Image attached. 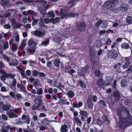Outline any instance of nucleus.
Returning <instances> with one entry per match:
<instances>
[{"label":"nucleus","mask_w":132,"mask_h":132,"mask_svg":"<svg viewBox=\"0 0 132 132\" xmlns=\"http://www.w3.org/2000/svg\"><path fill=\"white\" fill-rule=\"evenodd\" d=\"M28 52L29 53H34L35 52V50L34 48H31L28 49Z\"/></svg>","instance_id":"obj_51"},{"label":"nucleus","mask_w":132,"mask_h":132,"mask_svg":"<svg viewBox=\"0 0 132 132\" xmlns=\"http://www.w3.org/2000/svg\"><path fill=\"white\" fill-rule=\"evenodd\" d=\"M121 48L125 49H128L130 48V45L128 43H122L121 45Z\"/></svg>","instance_id":"obj_20"},{"label":"nucleus","mask_w":132,"mask_h":132,"mask_svg":"<svg viewBox=\"0 0 132 132\" xmlns=\"http://www.w3.org/2000/svg\"><path fill=\"white\" fill-rule=\"evenodd\" d=\"M27 13L28 15H31L34 13V11L32 10H29L27 11Z\"/></svg>","instance_id":"obj_56"},{"label":"nucleus","mask_w":132,"mask_h":132,"mask_svg":"<svg viewBox=\"0 0 132 132\" xmlns=\"http://www.w3.org/2000/svg\"><path fill=\"white\" fill-rule=\"evenodd\" d=\"M43 92V89L41 88H39L37 92V94L39 95H40L42 94Z\"/></svg>","instance_id":"obj_41"},{"label":"nucleus","mask_w":132,"mask_h":132,"mask_svg":"<svg viewBox=\"0 0 132 132\" xmlns=\"http://www.w3.org/2000/svg\"><path fill=\"white\" fill-rule=\"evenodd\" d=\"M20 71H21L20 74H21V76H22L23 78H24L26 76L24 71L23 70V69L22 70H21Z\"/></svg>","instance_id":"obj_52"},{"label":"nucleus","mask_w":132,"mask_h":132,"mask_svg":"<svg viewBox=\"0 0 132 132\" xmlns=\"http://www.w3.org/2000/svg\"><path fill=\"white\" fill-rule=\"evenodd\" d=\"M130 100L129 99L125 100L124 102V104L126 106H128L130 103Z\"/></svg>","instance_id":"obj_44"},{"label":"nucleus","mask_w":132,"mask_h":132,"mask_svg":"<svg viewBox=\"0 0 132 132\" xmlns=\"http://www.w3.org/2000/svg\"><path fill=\"white\" fill-rule=\"evenodd\" d=\"M56 104H60L61 105H63L65 104V101L64 100L61 99Z\"/></svg>","instance_id":"obj_31"},{"label":"nucleus","mask_w":132,"mask_h":132,"mask_svg":"<svg viewBox=\"0 0 132 132\" xmlns=\"http://www.w3.org/2000/svg\"><path fill=\"white\" fill-rule=\"evenodd\" d=\"M34 102L35 104H34L31 107V109L33 110H37L41 106L42 103L41 98L39 97H36L35 99Z\"/></svg>","instance_id":"obj_5"},{"label":"nucleus","mask_w":132,"mask_h":132,"mask_svg":"<svg viewBox=\"0 0 132 132\" xmlns=\"http://www.w3.org/2000/svg\"><path fill=\"white\" fill-rule=\"evenodd\" d=\"M68 17L74 18V17L78 16L79 15V13H75L74 12H71L68 13Z\"/></svg>","instance_id":"obj_23"},{"label":"nucleus","mask_w":132,"mask_h":132,"mask_svg":"<svg viewBox=\"0 0 132 132\" xmlns=\"http://www.w3.org/2000/svg\"><path fill=\"white\" fill-rule=\"evenodd\" d=\"M92 99L94 102H95L97 101V97L96 96L94 95L92 97Z\"/></svg>","instance_id":"obj_63"},{"label":"nucleus","mask_w":132,"mask_h":132,"mask_svg":"<svg viewBox=\"0 0 132 132\" xmlns=\"http://www.w3.org/2000/svg\"><path fill=\"white\" fill-rule=\"evenodd\" d=\"M74 119L77 122V124L78 126H81L82 123L79 118L75 117L74 118Z\"/></svg>","instance_id":"obj_25"},{"label":"nucleus","mask_w":132,"mask_h":132,"mask_svg":"<svg viewBox=\"0 0 132 132\" xmlns=\"http://www.w3.org/2000/svg\"><path fill=\"white\" fill-rule=\"evenodd\" d=\"M9 1L7 0L3 1L1 3V5L4 7H5V6L9 5Z\"/></svg>","instance_id":"obj_29"},{"label":"nucleus","mask_w":132,"mask_h":132,"mask_svg":"<svg viewBox=\"0 0 132 132\" xmlns=\"http://www.w3.org/2000/svg\"><path fill=\"white\" fill-rule=\"evenodd\" d=\"M6 114L9 116V118H16L18 117V116L17 114L13 113L11 111H7Z\"/></svg>","instance_id":"obj_16"},{"label":"nucleus","mask_w":132,"mask_h":132,"mask_svg":"<svg viewBox=\"0 0 132 132\" xmlns=\"http://www.w3.org/2000/svg\"><path fill=\"white\" fill-rule=\"evenodd\" d=\"M44 23L45 24H47L50 22V20L48 18H45L44 19Z\"/></svg>","instance_id":"obj_61"},{"label":"nucleus","mask_w":132,"mask_h":132,"mask_svg":"<svg viewBox=\"0 0 132 132\" xmlns=\"http://www.w3.org/2000/svg\"><path fill=\"white\" fill-rule=\"evenodd\" d=\"M0 72L1 74H3V75H6L7 74L5 71L2 69H1L0 70Z\"/></svg>","instance_id":"obj_62"},{"label":"nucleus","mask_w":132,"mask_h":132,"mask_svg":"<svg viewBox=\"0 0 132 132\" xmlns=\"http://www.w3.org/2000/svg\"><path fill=\"white\" fill-rule=\"evenodd\" d=\"M12 50L13 51H15L17 48L16 45L15 44H13L12 45Z\"/></svg>","instance_id":"obj_39"},{"label":"nucleus","mask_w":132,"mask_h":132,"mask_svg":"<svg viewBox=\"0 0 132 132\" xmlns=\"http://www.w3.org/2000/svg\"><path fill=\"white\" fill-rule=\"evenodd\" d=\"M128 8V5L125 4H122L119 7L120 10L123 12L127 11Z\"/></svg>","instance_id":"obj_15"},{"label":"nucleus","mask_w":132,"mask_h":132,"mask_svg":"<svg viewBox=\"0 0 132 132\" xmlns=\"http://www.w3.org/2000/svg\"><path fill=\"white\" fill-rule=\"evenodd\" d=\"M95 54L96 52L95 50L93 48H90L89 51V57L92 67L93 69H95L94 65L97 64L98 62V61H96L95 59L97 57L95 56Z\"/></svg>","instance_id":"obj_1"},{"label":"nucleus","mask_w":132,"mask_h":132,"mask_svg":"<svg viewBox=\"0 0 132 132\" xmlns=\"http://www.w3.org/2000/svg\"><path fill=\"white\" fill-rule=\"evenodd\" d=\"M68 95L69 97L71 98H72L75 96V94L71 90H69L68 92Z\"/></svg>","instance_id":"obj_28"},{"label":"nucleus","mask_w":132,"mask_h":132,"mask_svg":"<svg viewBox=\"0 0 132 132\" xmlns=\"http://www.w3.org/2000/svg\"><path fill=\"white\" fill-rule=\"evenodd\" d=\"M103 21L102 20H100L98 21L95 24V27L96 28H98L99 27L100 25L103 22Z\"/></svg>","instance_id":"obj_32"},{"label":"nucleus","mask_w":132,"mask_h":132,"mask_svg":"<svg viewBox=\"0 0 132 132\" xmlns=\"http://www.w3.org/2000/svg\"><path fill=\"white\" fill-rule=\"evenodd\" d=\"M97 64H96L94 65L95 66V69H93L92 68L93 71H94V76L96 77H99L101 76V73L100 71L99 70H96L97 68L96 67V65L97 66Z\"/></svg>","instance_id":"obj_14"},{"label":"nucleus","mask_w":132,"mask_h":132,"mask_svg":"<svg viewBox=\"0 0 132 132\" xmlns=\"http://www.w3.org/2000/svg\"><path fill=\"white\" fill-rule=\"evenodd\" d=\"M68 17V13L67 14H63L61 17V19H62L66 18Z\"/></svg>","instance_id":"obj_50"},{"label":"nucleus","mask_w":132,"mask_h":132,"mask_svg":"<svg viewBox=\"0 0 132 132\" xmlns=\"http://www.w3.org/2000/svg\"><path fill=\"white\" fill-rule=\"evenodd\" d=\"M2 117L3 119L5 120H7V117L5 114H2Z\"/></svg>","instance_id":"obj_54"},{"label":"nucleus","mask_w":132,"mask_h":132,"mask_svg":"<svg viewBox=\"0 0 132 132\" xmlns=\"http://www.w3.org/2000/svg\"><path fill=\"white\" fill-rule=\"evenodd\" d=\"M116 1L115 0H109L108 1V2L106 4L107 6H108L110 4V6H109V7H112V6H114L116 4Z\"/></svg>","instance_id":"obj_21"},{"label":"nucleus","mask_w":132,"mask_h":132,"mask_svg":"<svg viewBox=\"0 0 132 132\" xmlns=\"http://www.w3.org/2000/svg\"><path fill=\"white\" fill-rule=\"evenodd\" d=\"M122 109L127 113V115L128 116V117H129L131 116L130 113L129 111L127 109L125 108V107L122 108Z\"/></svg>","instance_id":"obj_36"},{"label":"nucleus","mask_w":132,"mask_h":132,"mask_svg":"<svg viewBox=\"0 0 132 132\" xmlns=\"http://www.w3.org/2000/svg\"><path fill=\"white\" fill-rule=\"evenodd\" d=\"M125 120L124 121V125H125V128H119L120 129L122 130H125L128 126L130 125H132V116H130L127 117H125L124 119Z\"/></svg>","instance_id":"obj_7"},{"label":"nucleus","mask_w":132,"mask_h":132,"mask_svg":"<svg viewBox=\"0 0 132 132\" xmlns=\"http://www.w3.org/2000/svg\"><path fill=\"white\" fill-rule=\"evenodd\" d=\"M128 82L126 80L122 79L121 82V86L122 87H124L127 86Z\"/></svg>","instance_id":"obj_22"},{"label":"nucleus","mask_w":132,"mask_h":132,"mask_svg":"<svg viewBox=\"0 0 132 132\" xmlns=\"http://www.w3.org/2000/svg\"><path fill=\"white\" fill-rule=\"evenodd\" d=\"M28 46L31 47H34L37 45L36 43L35 42L34 39L30 38L28 41Z\"/></svg>","instance_id":"obj_13"},{"label":"nucleus","mask_w":132,"mask_h":132,"mask_svg":"<svg viewBox=\"0 0 132 132\" xmlns=\"http://www.w3.org/2000/svg\"><path fill=\"white\" fill-rule=\"evenodd\" d=\"M9 46L8 42L7 41H6L3 44V48L4 50H6L8 48Z\"/></svg>","instance_id":"obj_34"},{"label":"nucleus","mask_w":132,"mask_h":132,"mask_svg":"<svg viewBox=\"0 0 132 132\" xmlns=\"http://www.w3.org/2000/svg\"><path fill=\"white\" fill-rule=\"evenodd\" d=\"M120 94L117 90H115L111 95L110 103L112 104H114L117 101H118L120 98Z\"/></svg>","instance_id":"obj_3"},{"label":"nucleus","mask_w":132,"mask_h":132,"mask_svg":"<svg viewBox=\"0 0 132 132\" xmlns=\"http://www.w3.org/2000/svg\"><path fill=\"white\" fill-rule=\"evenodd\" d=\"M38 21V20L37 19H34L32 23V26H35L37 23Z\"/></svg>","instance_id":"obj_46"},{"label":"nucleus","mask_w":132,"mask_h":132,"mask_svg":"<svg viewBox=\"0 0 132 132\" xmlns=\"http://www.w3.org/2000/svg\"><path fill=\"white\" fill-rule=\"evenodd\" d=\"M123 110L122 109V108L121 109H117L118 114L119 117V122L118 124V126L119 128L122 129L125 128L123 122L125 120L124 119L125 117H123L122 115V113Z\"/></svg>","instance_id":"obj_2"},{"label":"nucleus","mask_w":132,"mask_h":132,"mask_svg":"<svg viewBox=\"0 0 132 132\" xmlns=\"http://www.w3.org/2000/svg\"><path fill=\"white\" fill-rule=\"evenodd\" d=\"M129 57H126L125 58V60L126 61L124 65H123L122 67L124 69L127 68L131 63V60Z\"/></svg>","instance_id":"obj_12"},{"label":"nucleus","mask_w":132,"mask_h":132,"mask_svg":"<svg viewBox=\"0 0 132 132\" xmlns=\"http://www.w3.org/2000/svg\"><path fill=\"white\" fill-rule=\"evenodd\" d=\"M40 13L43 15H45L47 13L44 10H42L40 11Z\"/></svg>","instance_id":"obj_57"},{"label":"nucleus","mask_w":132,"mask_h":132,"mask_svg":"<svg viewBox=\"0 0 132 132\" xmlns=\"http://www.w3.org/2000/svg\"><path fill=\"white\" fill-rule=\"evenodd\" d=\"M80 113L81 116V120L82 121H85L86 118L87 117L88 112L86 111L80 110Z\"/></svg>","instance_id":"obj_9"},{"label":"nucleus","mask_w":132,"mask_h":132,"mask_svg":"<svg viewBox=\"0 0 132 132\" xmlns=\"http://www.w3.org/2000/svg\"><path fill=\"white\" fill-rule=\"evenodd\" d=\"M102 118L104 121H107L109 122V123H110V120L108 119V118L107 116L105 115H103L102 117Z\"/></svg>","instance_id":"obj_38"},{"label":"nucleus","mask_w":132,"mask_h":132,"mask_svg":"<svg viewBox=\"0 0 132 132\" xmlns=\"http://www.w3.org/2000/svg\"><path fill=\"white\" fill-rule=\"evenodd\" d=\"M11 21L12 26L16 28H20L21 26V24L19 23H17L16 24V21L14 18L12 19L11 20Z\"/></svg>","instance_id":"obj_10"},{"label":"nucleus","mask_w":132,"mask_h":132,"mask_svg":"<svg viewBox=\"0 0 132 132\" xmlns=\"http://www.w3.org/2000/svg\"><path fill=\"white\" fill-rule=\"evenodd\" d=\"M16 84V81L15 78H14L13 79L12 85L13 87H15Z\"/></svg>","instance_id":"obj_53"},{"label":"nucleus","mask_w":132,"mask_h":132,"mask_svg":"<svg viewBox=\"0 0 132 132\" xmlns=\"http://www.w3.org/2000/svg\"><path fill=\"white\" fill-rule=\"evenodd\" d=\"M11 27V26L8 24H5L4 26V28L6 29L10 28Z\"/></svg>","instance_id":"obj_55"},{"label":"nucleus","mask_w":132,"mask_h":132,"mask_svg":"<svg viewBox=\"0 0 132 132\" xmlns=\"http://www.w3.org/2000/svg\"><path fill=\"white\" fill-rule=\"evenodd\" d=\"M54 65L56 67L58 68L60 67L62 68L63 66V63L61 62L59 59H56L53 62Z\"/></svg>","instance_id":"obj_11"},{"label":"nucleus","mask_w":132,"mask_h":132,"mask_svg":"<svg viewBox=\"0 0 132 132\" xmlns=\"http://www.w3.org/2000/svg\"><path fill=\"white\" fill-rule=\"evenodd\" d=\"M41 122L44 125H48L49 124L50 122L49 120H48L47 119L45 118L41 120Z\"/></svg>","instance_id":"obj_27"},{"label":"nucleus","mask_w":132,"mask_h":132,"mask_svg":"<svg viewBox=\"0 0 132 132\" xmlns=\"http://www.w3.org/2000/svg\"><path fill=\"white\" fill-rule=\"evenodd\" d=\"M100 104L102 105L104 107L106 105V102L105 101L103 100H100L99 101Z\"/></svg>","instance_id":"obj_45"},{"label":"nucleus","mask_w":132,"mask_h":132,"mask_svg":"<svg viewBox=\"0 0 132 132\" xmlns=\"http://www.w3.org/2000/svg\"><path fill=\"white\" fill-rule=\"evenodd\" d=\"M38 72L36 70H34L32 72V74L33 76H37L38 74Z\"/></svg>","instance_id":"obj_47"},{"label":"nucleus","mask_w":132,"mask_h":132,"mask_svg":"<svg viewBox=\"0 0 132 132\" xmlns=\"http://www.w3.org/2000/svg\"><path fill=\"white\" fill-rule=\"evenodd\" d=\"M22 119L24 120H26L24 122V123L27 124L30 123V119L29 116L23 114L22 116Z\"/></svg>","instance_id":"obj_17"},{"label":"nucleus","mask_w":132,"mask_h":132,"mask_svg":"<svg viewBox=\"0 0 132 132\" xmlns=\"http://www.w3.org/2000/svg\"><path fill=\"white\" fill-rule=\"evenodd\" d=\"M48 17H54L55 15L54 13V12L53 11H52L51 12L49 11L48 13V15H47Z\"/></svg>","instance_id":"obj_35"},{"label":"nucleus","mask_w":132,"mask_h":132,"mask_svg":"<svg viewBox=\"0 0 132 132\" xmlns=\"http://www.w3.org/2000/svg\"><path fill=\"white\" fill-rule=\"evenodd\" d=\"M126 21L128 23H132V17L130 16H128L126 18Z\"/></svg>","instance_id":"obj_30"},{"label":"nucleus","mask_w":132,"mask_h":132,"mask_svg":"<svg viewBox=\"0 0 132 132\" xmlns=\"http://www.w3.org/2000/svg\"><path fill=\"white\" fill-rule=\"evenodd\" d=\"M20 89L23 92H25L26 91L25 88L24 86L21 85Z\"/></svg>","instance_id":"obj_59"},{"label":"nucleus","mask_w":132,"mask_h":132,"mask_svg":"<svg viewBox=\"0 0 132 132\" xmlns=\"http://www.w3.org/2000/svg\"><path fill=\"white\" fill-rule=\"evenodd\" d=\"M7 74L6 75H2L1 77V79L2 80L5 81L6 80V78H8L7 77Z\"/></svg>","instance_id":"obj_49"},{"label":"nucleus","mask_w":132,"mask_h":132,"mask_svg":"<svg viewBox=\"0 0 132 132\" xmlns=\"http://www.w3.org/2000/svg\"><path fill=\"white\" fill-rule=\"evenodd\" d=\"M26 75L27 76H30L31 74V71L30 70H27L26 71Z\"/></svg>","instance_id":"obj_64"},{"label":"nucleus","mask_w":132,"mask_h":132,"mask_svg":"<svg viewBox=\"0 0 132 132\" xmlns=\"http://www.w3.org/2000/svg\"><path fill=\"white\" fill-rule=\"evenodd\" d=\"M46 33V30L44 29H42L39 30L38 29L36 30L34 32V35L38 37H42Z\"/></svg>","instance_id":"obj_8"},{"label":"nucleus","mask_w":132,"mask_h":132,"mask_svg":"<svg viewBox=\"0 0 132 132\" xmlns=\"http://www.w3.org/2000/svg\"><path fill=\"white\" fill-rule=\"evenodd\" d=\"M127 71L128 73H130L132 72V65H131L130 66L129 68L127 69Z\"/></svg>","instance_id":"obj_48"},{"label":"nucleus","mask_w":132,"mask_h":132,"mask_svg":"<svg viewBox=\"0 0 132 132\" xmlns=\"http://www.w3.org/2000/svg\"><path fill=\"white\" fill-rule=\"evenodd\" d=\"M3 59L6 62H9L10 61V59L9 57L6 56L5 54L3 56Z\"/></svg>","instance_id":"obj_42"},{"label":"nucleus","mask_w":132,"mask_h":132,"mask_svg":"<svg viewBox=\"0 0 132 132\" xmlns=\"http://www.w3.org/2000/svg\"><path fill=\"white\" fill-rule=\"evenodd\" d=\"M49 40L48 39L43 41L41 43V44L45 46H47L49 44Z\"/></svg>","instance_id":"obj_37"},{"label":"nucleus","mask_w":132,"mask_h":132,"mask_svg":"<svg viewBox=\"0 0 132 132\" xmlns=\"http://www.w3.org/2000/svg\"><path fill=\"white\" fill-rule=\"evenodd\" d=\"M11 107L10 105H4L3 106V110L4 111H7L9 110V109Z\"/></svg>","instance_id":"obj_26"},{"label":"nucleus","mask_w":132,"mask_h":132,"mask_svg":"<svg viewBox=\"0 0 132 132\" xmlns=\"http://www.w3.org/2000/svg\"><path fill=\"white\" fill-rule=\"evenodd\" d=\"M68 128L67 125L64 124L61 126L60 130L61 132H67L68 131Z\"/></svg>","instance_id":"obj_18"},{"label":"nucleus","mask_w":132,"mask_h":132,"mask_svg":"<svg viewBox=\"0 0 132 132\" xmlns=\"http://www.w3.org/2000/svg\"><path fill=\"white\" fill-rule=\"evenodd\" d=\"M118 56L117 51L114 50H112L109 51L107 54L108 57L111 59L116 60Z\"/></svg>","instance_id":"obj_6"},{"label":"nucleus","mask_w":132,"mask_h":132,"mask_svg":"<svg viewBox=\"0 0 132 132\" xmlns=\"http://www.w3.org/2000/svg\"><path fill=\"white\" fill-rule=\"evenodd\" d=\"M7 77L8 78L10 77L11 79H13L15 77V74H11V73H8L7 74Z\"/></svg>","instance_id":"obj_43"},{"label":"nucleus","mask_w":132,"mask_h":132,"mask_svg":"<svg viewBox=\"0 0 132 132\" xmlns=\"http://www.w3.org/2000/svg\"><path fill=\"white\" fill-rule=\"evenodd\" d=\"M87 103L88 104V108L90 109L93 108V103L91 99L88 98L87 100Z\"/></svg>","instance_id":"obj_19"},{"label":"nucleus","mask_w":132,"mask_h":132,"mask_svg":"<svg viewBox=\"0 0 132 132\" xmlns=\"http://www.w3.org/2000/svg\"><path fill=\"white\" fill-rule=\"evenodd\" d=\"M103 123L102 121L99 119H97L96 121V124L99 126H101Z\"/></svg>","instance_id":"obj_40"},{"label":"nucleus","mask_w":132,"mask_h":132,"mask_svg":"<svg viewBox=\"0 0 132 132\" xmlns=\"http://www.w3.org/2000/svg\"><path fill=\"white\" fill-rule=\"evenodd\" d=\"M77 30L81 32L84 31L86 28V25L83 20H80L77 22L76 26Z\"/></svg>","instance_id":"obj_4"},{"label":"nucleus","mask_w":132,"mask_h":132,"mask_svg":"<svg viewBox=\"0 0 132 132\" xmlns=\"http://www.w3.org/2000/svg\"><path fill=\"white\" fill-rule=\"evenodd\" d=\"M118 65H121L120 63L118 62L117 64H115L113 65V68L114 69H116L118 67Z\"/></svg>","instance_id":"obj_60"},{"label":"nucleus","mask_w":132,"mask_h":132,"mask_svg":"<svg viewBox=\"0 0 132 132\" xmlns=\"http://www.w3.org/2000/svg\"><path fill=\"white\" fill-rule=\"evenodd\" d=\"M25 46V40H23L21 44V45L19 46V48L20 49H23L24 47Z\"/></svg>","instance_id":"obj_33"},{"label":"nucleus","mask_w":132,"mask_h":132,"mask_svg":"<svg viewBox=\"0 0 132 132\" xmlns=\"http://www.w3.org/2000/svg\"><path fill=\"white\" fill-rule=\"evenodd\" d=\"M79 84L80 87L83 89H84L86 88V84L84 83L82 81L79 80Z\"/></svg>","instance_id":"obj_24"},{"label":"nucleus","mask_w":132,"mask_h":132,"mask_svg":"<svg viewBox=\"0 0 132 132\" xmlns=\"http://www.w3.org/2000/svg\"><path fill=\"white\" fill-rule=\"evenodd\" d=\"M103 83V79L102 78H100L97 81L96 84H98L100 83Z\"/></svg>","instance_id":"obj_58"}]
</instances>
